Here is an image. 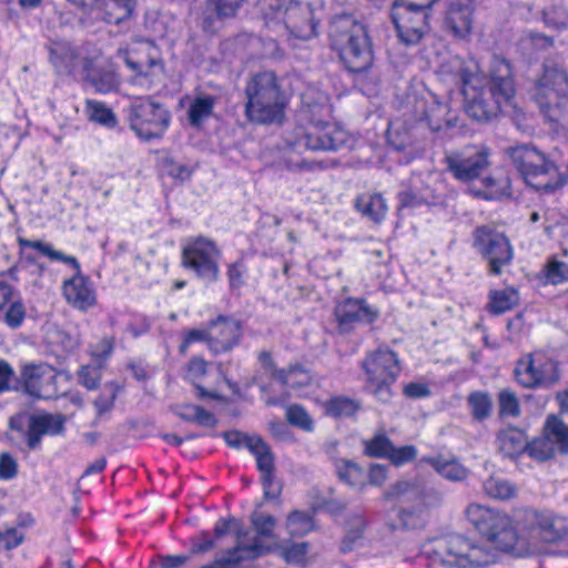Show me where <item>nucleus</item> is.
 Returning a JSON list of instances; mask_svg holds the SVG:
<instances>
[{"mask_svg": "<svg viewBox=\"0 0 568 568\" xmlns=\"http://www.w3.org/2000/svg\"><path fill=\"white\" fill-rule=\"evenodd\" d=\"M134 8L133 0H103L95 7L99 16L108 23L119 24L131 17Z\"/></svg>", "mask_w": 568, "mask_h": 568, "instance_id": "obj_28", "label": "nucleus"}, {"mask_svg": "<svg viewBox=\"0 0 568 568\" xmlns=\"http://www.w3.org/2000/svg\"><path fill=\"white\" fill-rule=\"evenodd\" d=\"M459 78L462 81L463 94L467 100V114L477 121L488 120L491 116L493 110L485 98L486 93L483 90L477 91V83L479 82L478 75L462 69Z\"/></svg>", "mask_w": 568, "mask_h": 568, "instance_id": "obj_16", "label": "nucleus"}, {"mask_svg": "<svg viewBox=\"0 0 568 568\" xmlns=\"http://www.w3.org/2000/svg\"><path fill=\"white\" fill-rule=\"evenodd\" d=\"M85 112L91 121L109 128H114L116 125L115 114L102 102L88 100Z\"/></svg>", "mask_w": 568, "mask_h": 568, "instance_id": "obj_38", "label": "nucleus"}, {"mask_svg": "<svg viewBox=\"0 0 568 568\" xmlns=\"http://www.w3.org/2000/svg\"><path fill=\"white\" fill-rule=\"evenodd\" d=\"M250 452L255 456L257 468L262 475L264 496L275 498L280 495V486L274 480V457L268 446L258 438Z\"/></svg>", "mask_w": 568, "mask_h": 568, "instance_id": "obj_20", "label": "nucleus"}, {"mask_svg": "<svg viewBox=\"0 0 568 568\" xmlns=\"http://www.w3.org/2000/svg\"><path fill=\"white\" fill-rule=\"evenodd\" d=\"M361 408V403L356 399L336 396L325 403V413L335 418L351 417Z\"/></svg>", "mask_w": 568, "mask_h": 568, "instance_id": "obj_37", "label": "nucleus"}, {"mask_svg": "<svg viewBox=\"0 0 568 568\" xmlns=\"http://www.w3.org/2000/svg\"><path fill=\"white\" fill-rule=\"evenodd\" d=\"M113 348V338L104 337L91 347V355L102 362L110 357Z\"/></svg>", "mask_w": 568, "mask_h": 568, "instance_id": "obj_64", "label": "nucleus"}, {"mask_svg": "<svg viewBox=\"0 0 568 568\" xmlns=\"http://www.w3.org/2000/svg\"><path fill=\"white\" fill-rule=\"evenodd\" d=\"M245 115L254 123H280L284 118L286 99L276 75L271 71L251 77L245 87Z\"/></svg>", "mask_w": 568, "mask_h": 568, "instance_id": "obj_2", "label": "nucleus"}, {"mask_svg": "<svg viewBox=\"0 0 568 568\" xmlns=\"http://www.w3.org/2000/svg\"><path fill=\"white\" fill-rule=\"evenodd\" d=\"M63 424L64 418L61 415L38 414L31 416L27 434L29 447L37 448L43 435L60 434Z\"/></svg>", "mask_w": 568, "mask_h": 568, "instance_id": "obj_21", "label": "nucleus"}, {"mask_svg": "<svg viewBox=\"0 0 568 568\" xmlns=\"http://www.w3.org/2000/svg\"><path fill=\"white\" fill-rule=\"evenodd\" d=\"M270 14L273 19L283 22L295 38L308 40L316 34V24L308 3L288 0L280 12L271 11Z\"/></svg>", "mask_w": 568, "mask_h": 568, "instance_id": "obj_14", "label": "nucleus"}, {"mask_svg": "<svg viewBox=\"0 0 568 568\" xmlns=\"http://www.w3.org/2000/svg\"><path fill=\"white\" fill-rule=\"evenodd\" d=\"M252 523L260 537H271L276 525L273 516L263 514H254Z\"/></svg>", "mask_w": 568, "mask_h": 568, "instance_id": "obj_54", "label": "nucleus"}, {"mask_svg": "<svg viewBox=\"0 0 568 568\" xmlns=\"http://www.w3.org/2000/svg\"><path fill=\"white\" fill-rule=\"evenodd\" d=\"M275 378L291 388H301L312 381L310 373L300 366L282 369L274 374Z\"/></svg>", "mask_w": 568, "mask_h": 568, "instance_id": "obj_39", "label": "nucleus"}, {"mask_svg": "<svg viewBox=\"0 0 568 568\" xmlns=\"http://www.w3.org/2000/svg\"><path fill=\"white\" fill-rule=\"evenodd\" d=\"M470 546L469 540L456 535L440 542L436 552L445 565L466 568Z\"/></svg>", "mask_w": 568, "mask_h": 568, "instance_id": "obj_23", "label": "nucleus"}, {"mask_svg": "<svg viewBox=\"0 0 568 568\" xmlns=\"http://www.w3.org/2000/svg\"><path fill=\"white\" fill-rule=\"evenodd\" d=\"M545 277L548 283L558 285L568 282V264L550 260L545 266Z\"/></svg>", "mask_w": 568, "mask_h": 568, "instance_id": "obj_46", "label": "nucleus"}, {"mask_svg": "<svg viewBox=\"0 0 568 568\" xmlns=\"http://www.w3.org/2000/svg\"><path fill=\"white\" fill-rule=\"evenodd\" d=\"M286 418L290 424L300 427L306 432L313 430V419L308 413L300 405H291L286 408Z\"/></svg>", "mask_w": 568, "mask_h": 568, "instance_id": "obj_47", "label": "nucleus"}, {"mask_svg": "<svg viewBox=\"0 0 568 568\" xmlns=\"http://www.w3.org/2000/svg\"><path fill=\"white\" fill-rule=\"evenodd\" d=\"M286 528L292 536H304L313 530L314 523L310 514L294 510L287 517Z\"/></svg>", "mask_w": 568, "mask_h": 568, "instance_id": "obj_42", "label": "nucleus"}, {"mask_svg": "<svg viewBox=\"0 0 568 568\" xmlns=\"http://www.w3.org/2000/svg\"><path fill=\"white\" fill-rule=\"evenodd\" d=\"M210 349L215 353H225L237 345L242 335L240 323L233 318L219 316L210 323Z\"/></svg>", "mask_w": 568, "mask_h": 568, "instance_id": "obj_17", "label": "nucleus"}, {"mask_svg": "<svg viewBox=\"0 0 568 568\" xmlns=\"http://www.w3.org/2000/svg\"><path fill=\"white\" fill-rule=\"evenodd\" d=\"M557 450L555 444L542 435V437L536 438L527 445L526 453L537 460H546L551 458Z\"/></svg>", "mask_w": 568, "mask_h": 568, "instance_id": "obj_44", "label": "nucleus"}, {"mask_svg": "<svg viewBox=\"0 0 568 568\" xmlns=\"http://www.w3.org/2000/svg\"><path fill=\"white\" fill-rule=\"evenodd\" d=\"M307 550V542H293L286 547H283L282 556L288 562L303 565L306 562Z\"/></svg>", "mask_w": 568, "mask_h": 568, "instance_id": "obj_49", "label": "nucleus"}, {"mask_svg": "<svg viewBox=\"0 0 568 568\" xmlns=\"http://www.w3.org/2000/svg\"><path fill=\"white\" fill-rule=\"evenodd\" d=\"M130 126L142 139L162 136L170 123V113L150 99L136 100L130 108Z\"/></svg>", "mask_w": 568, "mask_h": 568, "instance_id": "obj_10", "label": "nucleus"}, {"mask_svg": "<svg viewBox=\"0 0 568 568\" xmlns=\"http://www.w3.org/2000/svg\"><path fill=\"white\" fill-rule=\"evenodd\" d=\"M234 531L236 545L231 549L224 561L227 564H237L244 560L255 559L267 550L257 536H250V532L242 529L235 519H220L215 524L214 532L216 538Z\"/></svg>", "mask_w": 568, "mask_h": 568, "instance_id": "obj_13", "label": "nucleus"}, {"mask_svg": "<svg viewBox=\"0 0 568 568\" xmlns=\"http://www.w3.org/2000/svg\"><path fill=\"white\" fill-rule=\"evenodd\" d=\"M366 521L363 516L354 515L346 523L345 537L342 540L341 549L346 552L353 549V546L363 537Z\"/></svg>", "mask_w": 568, "mask_h": 568, "instance_id": "obj_40", "label": "nucleus"}, {"mask_svg": "<svg viewBox=\"0 0 568 568\" xmlns=\"http://www.w3.org/2000/svg\"><path fill=\"white\" fill-rule=\"evenodd\" d=\"M468 404L471 408L473 416L481 420L489 416L493 404L487 394L481 392H476L469 395Z\"/></svg>", "mask_w": 568, "mask_h": 568, "instance_id": "obj_45", "label": "nucleus"}, {"mask_svg": "<svg viewBox=\"0 0 568 568\" xmlns=\"http://www.w3.org/2000/svg\"><path fill=\"white\" fill-rule=\"evenodd\" d=\"M26 317V307L21 301H12L7 312L3 313L4 323L11 327H19Z\"/></svg>", "mask_w": 568, "mask_h": 568, "instance_id": "obj_53", "label": "nucleus"}, {"mask_svg": "<svg viewBox=\"0 0 568 568\" xmlns=\"http://www.w3.org/2000/svg\"><path fill=\"white\" fill-rule=\"evenodd\" d=\"M329 34L332 47L351 72H364L372 67V44L363 24L349 16L339 17L333 21Z\"/></svg>", "mask_w": 568, "mask_h": 568, "instance_id": "obj_3", "label": "nucleus"}, {"mask_svg": "<svg viewBox=\"0 0 568 568\" xmlns=\"http://www.w3.org/2000/svg\"><path fill=\"white\" fill-rule=\"evenodd\" d=\"M337 474L341 480L353 488L362 489L367 484L366 471L353 462L341 460L337 464Z\"/></svg>", "mask_w": 568, "mask_h": 568, "instance_id": "obj_33", "label": "nucleus"}, {"mask_svg": "<svg viewBox=\"0 0 568 568\" xmlns=\"http://www.w3.org/2000/svg\"><path fill=\"white\" fill-rule=\"evenodd\" d=\"M516 381L526 388L547 389L560 378L558 364L544 352L524 355L515 367Z\"/></svg>", "mask_w": 568, "mask_h": 568, "instance_id": "obj_9", "label": "nucleus"}, {"mask_svg": "<svg viewBox=\"0 0 568 568\" xmlns=\"http://www.w3.org/2000/svg\"><path fill=\"white\" fill-rule=\"evenodd\" d=\"M568 95V77L556 63L547 62L534 89V99L549 120L555 121Z\"/></svg>", "mask_w": 568, "mask_h": 568, "instance_id": "obj_8", "label": "nucleus"}, {"mask_svg": "<svg viewBox=\"0 0 568 568\" xmlns=\"http://www.w3.org/2000/svg\"><path fill=\"white\" fill-rule=\"evenodd\" d=\"M186 409L192 410V414H183V419L195 420L196 423L203 426L215 425L214 416L204 408L195 405H186Z\"/></svg>", "mask_w": 568, "mask_h": 568, "instance_id": "obj_59", "label": "nucleus"}, {"mask_svg": "<svg viewBox=\"0 0 568 568\" xmlns=\"http://www.w3.org/2000/svg\"><path fill=\"white\" fill-rule=\"evenodd\" d=\"M526 530L530 538H541L546 542L556 541L565 535L564 525L550 514L518 510L514 519L499 516V551L516 557L532 554L536 548L524 535Z\"/></svg>", "mask_w": 568, "mask_h": 568, "instance_id": "obj_1", "label": "nucleus"}, {"mask_svg": "<svg viewBox=\"0 0 568 568\" xmlns=\"http://www.w3.org/2000/svg\"><path fill=\"white\" fill-rule=\"evenodd\" d=\"M57 371L49 364H28L21 372V379L29 395L40 399H49L57 394Z\"/></svg>", "mask_w": 568, "mask_h": 568, "instance_id": "obj_15", "label": "nucleus"}, {"mask_svg": "<svg viewBox=\"0 0 568 568\" xmlns=\"http://www.w3.org/2000/svg\"><path fill=\"white\" fill-rule=\"evenodd\" d=\"M214 6L216 13L221 18L235 16L243 0H210Z\"/></svg>", "mask_w": 568, "mask_h": 568, "instance_id": "obj_62", "label": "nucleus"}, {"mask_svg": "<svg viewBox=\"0 0 568 568\" xmlns=\"http://www.w3.org/2000/svg\"><path fill=\"white\" fill-rule=\"evenodd\" d=\"M377 315V311L363 300L348 298L336 308V316L341 325H351L355 322L372 323Z\"/></svg>", "mask_w": 568, "mask_h": 568, "instance_id": "obj_24", "label": "nucleus"}, {"mask_svg": "<svg viewBox=\"0 0 568 568\" xmlns=\"http://www.w3.org/2000/svg\"><path fill=\"white\" fill-rule=\"evenodd\" d=\"M467 519L470 524L486 537L488 540H494L497 536V514L494 508L471 504L466 509Z\"/></svg>", "mask_w": 568, "mask_h": 568, "instance_id": "obj_25", "label": "nucleus"}, {"mask_svg": "<svg viewBox=\"0 0 568 568\" xmlns=\"http://www.w3.org/2000/svg\"><path fill=\"white\" fill-rule=\"evenodd\" d=\"M81 75L84 77L99 93H109L119 88V79L112 69H94L88 64L83 65Z\"/></svg>", "mask_w": 568, "mask_h": 568, "instance_id": "obj_27", "label": "nucleus"}, {"mask_svg": "<svg viewBox=\"0 0 568 568\" xmlns=\"http://www.w3.org/2000/svg\"><path fill=\"white\" fill-rule=\"evenodd\" d=\"M491 152L484 145H469L446 155L447 170L460 182L478 179L490 165Z\"/></svg>", "mask_w": 568, "mask_h": 568, "instance_id": "obj_12", "label": "nucleus"}, {"mask_svg": "<svg viewBox=\"0 0 568 568\" xmlns=\"http://www.w3.org/2000/svg\"><path fill=\"white\" fill-rule=\"evenodd\" d=\"M23 541V534L14 528L7 527L0 530V545L6 549L18 547Z\"/></svg>", "mask_w": 568, "mask_h": 568, "instance_id": "obj_60", "label": "nucleus"}, {"mask_svg": "<svg viewBox=\"0 0 568 568\" xmlns=\"http://www.w3.org/2000/svg\"><path fill=\"white\" fill-rule=\"evenodd\" d=\"M509 155L525 182L538 191L550 193L566 183V178L558 166L535 146L513 148Z\"/></svg>", "mask_w": 568, "mask_h": 568, "instance_id": "obj_4", "label": "nucleus"}, {"mask_svg": "<svg viewBox=\"0 0 568 568\" xmlns=\"http://www.w3.org/2000/svg\"><path fill=\"white\" fill-rule=\"evenodd\" d=\"M474 245L477 251L486 258L489 263V268L493 274L497 273V233L493 227L480 226L475 231Z\"/></svg>", "mask_w": 568, "mask_h": 568, "instance_id": "obj_26", "label": "nucleus"}, {"mask_svg": "<svg viewBox=\"0 0 568 568\" xmlns=\"http://www.w3.org/2000/svg\"><path fill=\"white\" fill-rule=\"evenodd\" d=\"M392 445L393 444L386 436L378 435L375 436L373 439L366 442L365 452L367 455L373 457H388Z\"/></svg>", "mask_w": 568, "mask_h": 568, "instance_id": "obj_51", "label": "nucleus"}, {"mask_svg": "<svg viewBox=\"0 0 568 568\" xmlns=\"http://www.w3.org/2000/svg\"><path fill=\"white\" fill-rule=\"evenodd\" d=\"M435 0H395L390 17L400 40L416 44L428 31L429 10Z\"/></svg>", "mask_w": 568, "mask_h": 568, "instance_id": "obj_7", "label": "nucleus"}, {"mask_svg": "<svg viewBox=\"0 0 568 568\" xmlns=\"http://www.w3.org/2000/svg\"><path fill=\"white\" fill-rule=\"evenodd\" d=\"M164 169L170 176L180 181L187 180L193 172L190 166L174 160H166Z\"/></svg>", "mask_w": 568, "mask_h": 568, "instance_id": "obj_61", "label": "nucleus"}, {"mask_svg": "<svg viewBox=\"0 0 568 568\" xmlns=\"http://www.w3.org/2000/svg\"><path fill=\"white\" fill-rule=\"evenodd\" d=\"M362 368L365 372L367 390L378 400L388 402L392 397L390 387L400 371L396 353L387 348L377 349L366 356Z\"/></svg>", "mask_w": 568, "mask_h": 568, "instance_id": "obj_5", "label": "nucleus"}, {"mask_svg": "<svg viewBox=\"0 0 568 568\" xmlns=\"http://www.w3.org/2000/svg\"><path fill=\"white\" fill-rule=\"evenodd\" d=\"M75 271L73 277L63 282V296L74 308L87 311L97 303L95 292L90 281L81 275L80 268Z\"/></svg>", "mask_w": 568, "mask_h": 568, "instance_id": "obj_18", "label": "nucleus"}, {"mask_svg": "<svg viewBox=\"0 0 568 568\" xmlns=\"http://www.w3.org/2000/svg\"><path fill=\"white\" fill-rule=\"evenodd\" d=\"M215 98L212 95H199L190 104L187 115L193 126H200L213 112Z\"/></svg>", "mask_w": 568, "mask_h": 568, "instance_id": "obj_34", "label": "nucleus"}, {"mask_svg": "<svg viewBox=\"0 0 568 568\" xmlns=\"http://www.w3.org/2000/svg\"><path fill=\"white\" fill-rule=\"evenodd\" d=\"M527 439L525 434L517 428H510L507 432H499V450L505 456L514 458L527 450Z\"/></svg>", "mask_w": 568, "mask_h": 568, "instance_id": "obj_30", "label": "nucleus"}, {"mask_svg": "<svg viewBox=\"0 0 568 568\" xmlns=\"http://www.w3.org/2000/svg\"><path fill=\"white\" fill-rule=\"evenodd\" d=\"M449 108L446 103L439 102L436 99L428 105L424 115L429 128L434 131L442 129L444 123L448 122L447 115Z\"/></svg>", "mask_w": 568, "mask_h": 568, "instance_id": "obj_43", "label": "nucleus"}, {"mask_svg": "<svg viewBox=\"0 0 568 568\" xmlns=\"http://www.w3.org/2000/svg\"><path fill=\"white\" fill-rule=\"evenodd\" d=\"M116 390L118 389L115 386H108L94 400V407L97 409L98 415H102L113 407L116 397Z\"/></svg>", "mask_w": 568, "mask_h": 568, "instance_id": "obj_57", "label": "nucleus"}, {"mask_svg": "<svg viewBox=\"0 0 568 568\" xmlns=\"http://www.w3.org/2000/svg\"><path fill=\"white\" fill-rule=\"evenodd\" d=\"M467 567L485 566L495 561V551L487 550L480 546L471 545L468 551Z\"/></svg>", "mask_w": 568, "mask_h": 568, "instance_id": "obj_50", "label": "nucleus"}, {"mask_svg": "<svg viewBox=\"0 0 568 568\" xmlns=\"http://www.w3.org/2000/svg\"><path fill=\"white\" fill-rule=\"evenodd\" d=\"M223 436L229 446L235 447V448L245 447L248 450L255 444V442L260 438V437H255V436H247L237 430L225 432Z\"/></svg>", "mask_w": 568, "mask_h": 568, "instance_id": "obj_56", "label": "nucleus"}, {"mask_svg": "<svg viewBox=\"0 0 568 568\" xmlns=\"http://www.w3.org/2000/svg\"><path fill=\"white\" fill-rule=\"evenodd\" d=\"M197 342H206L210 346V327L207 329L194 328L185 332L180 345V353L185 354L190 345Z\"/></svg>", "mask_w": 568, "mask_h": 568, "instance_id": "obj_58", "label": "nucleus"}, {"mask_svg": "<svg viewBox=\"0 0 568 568\" xmlns=\"http://www.w3.org/2000/svg\"><path fill=\"white\" fill-rule=\"evenodd\" d=\"M446 29L456 38H466L473 28L470 0H453L446 12Z\"/></svg>", "mask_w": 568, "mask_h": 568, "instance_id": "obj_19", "label": "nucleus"}, {"mask_svg": "<svg viewBox=\"0 0 568 568\" xmlns=\"http://www.w3.org/2000/svg\"><path fill=\"white\" fill-rule=\"evenodd\" d=\"M519 415L517 397L507 390L499 392V419L504 416L516 417Z\"/></svg>", "mask_w": 568, "mask_h": 568, "instance_id": "obj_52", "label": "nucleus"}, {"mask_svg": "<svg viewBox=\"0 0 568 568\" xmlns=\"http://www.w3.org/2000/svg\"><path fill=\"white\" fill-rule=\"evenodd\" d=\"M101 376L97 368L90 366L81 367L79 372V383L88 389H94L100 383Z\"/></svg>", "mask_w": 568, "mask_h": 568, "instance_id": "obj_63", "label": "nucleus"}, {"mask_svg": "<svg viewBox=\"0 0 568 568\" xmlns=\"http://www.w3.org/2000/svg\"><path fill=\"white\" fill-rule=\"evenodd\" d=\"M545 23L552 29L562 30L568 26V0H561L544 11Z\"/></svg>", "mask_w": 568, "mask_h": 568, "instance_id": "obj_41", "label": "nucleus"}, {"mask_svg": "<svg viewBox=\"0 0 568 568\" xmlns=\"http://www.w3.org/2000/svg\"><path fill=\"white\" fill-rule=\"evenodd\" d=\"M209 363L201 357H193L186 365L185 378L195 385L197 389V397L200 398H217L214 392L205 390L199 385L207 373Z\"/></svg>", "mask_w": 568, "mask_h": 568, "instance_id": "obj_31", "label": "nucleus"}, {"mask_svg": "<svg viewBox=\"0 0 568 568\" xmlns=\"http://www.w3.org/2000/svg\"><path fill=\"white\" fill-rule=\"evenodd\" d=\"M499 113L509 112L508 109H515L511 99L515 94L514 81L511 78L499 77Z\"/></svg>", "mask_w": 568, "mask_h": 568, "instance_id": "obj_48", "label": "nucleus"}, {"mask_svg": "<svg viewBox=\"0 0 568 568\" xmlns=\"http://www.w3.org/2000/svg\"><path fill=\"white\" fill-rule=\"evenodd\" d=\"M428 463L446 479L462 481L467 478L468 470L456 459L430 458Z\"/></svg>", "mask_w": 568, "mask_h": 568, "instance_id": "obj_36", "label": "nucleus"}, {"mask_svg": "<svg viewBox=\"0 0 568 568\" xmlns=\"http://www.w3.org/2000/svg\"><path fill=\"white\" fill-rule=\"evenodd\" d=\"M349 140L348 133L335 124L311 123L307 128H297L290 144L294 149L337 151Z\"/></svg>", "mask_w": 568, "mask_h": 568, "instance_id": "obj_11", "label": "nucleus"}, {"mask_svg": "<svg viewBox=\"0 0 568 568\" xmlns=\"http://www.w3.org/2000/svg\"><path fill=\"white\" fill-rule=\"evenodd\" d=\"M357 210L372 221L379 223L387 213V204L378 193H364L356 199Z\"/></svg>", "mask_w": 568, "mask_h": 568, "instance_id": "obj_29", "label": "nucleus"}, {"mask_svg": "<svg viewBox=\"0 0 568 568\" xmlns=\"http://www.w3.org/2000/svg\"><path fill=\"white\" fill-rule=\"evenodd\" d=\"M18 243L21 250L26 247H30L39 251L43 255L50 257L51 260L61 261L65 264H69L74 270H79V262L74 256L65 255L64 253L54 250L51 245L45 244L41 241H31L27 239L19 237Z\"/></svg>", "mask_w": 568, "mask_h": 568, "instance_id": "obj_35", "label": "nucleus"}, {"mask_svg": "<svg viewBox=\"0 0 568 568\" xmlns=\"http://www.w3.org/2000/svg\"><path fill=\"white\" fill-rule=\"evenodd\" d=\"M544 435L561 453L568 452V426H566L557 416H549L546 420Z\"/></svg>", "mask_w": 568, "mask_h": 568, "instance_id": "obj_32", "label": "nucleus"}, {"mask_svg": "<svg viewBox=\"0 0 568 568\" xmlns=\"http://www.w3.org/2000/svg\"><path fill=\"white\" fill-rule=\"evenodd\" d=\"M49 52L51 63L57 72L61 74H81L83 65L88 64V62L77 55L75 51L68 43H52Z\"/></svg>", "mask_w": 568, "mask_h": 568, "instance_id": "obj_22", "label": "nucleus"}, {"mask_svg": "<svg viewBox=\"0 0 568 568\" xmlns=\"http://www.w3.org/2000/svg\"><path fill=\"white\" fill-rule=\"evenodd\" d=\"M221 257L217 244L206 236L189 237L182 245V266L207 283L217 281Z\"/></svg>", "mask_w": 568, "mask_h": 568, "instance_id": "obj_6", "label": "nucleus"}, {"mask_svg": "<svg viewBox=\"0 0 568 568\" xmlns=\"http://www.w3.org/2000/svg\"><path fill=\"white\" fill-rule=\"evenodd\" d=\"M417 455V450L413 445L395 447L392 445L388 458L396 466L403 465L413 460Z\"/></svg>", "mask_w": 568, "mask_h": 568, "instance_id": "obj_55", "label": "nucleus"}]
</instances>
